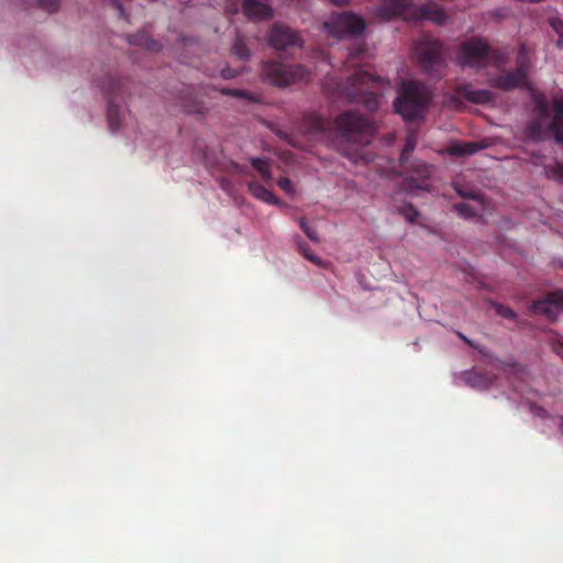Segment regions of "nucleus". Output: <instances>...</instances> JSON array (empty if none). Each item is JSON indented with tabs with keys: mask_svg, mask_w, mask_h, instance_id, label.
Wrapping results in <instances>:
<instances>
[{
	"mask_svg": "<svg viewBox=\"0 0 563 563\" xmlns=\"http://www.w3.org/2000/svg\"><path fill=\"white\" fill-rule=\"evenodd\" d=\"M306 134L322 139L354 144H368L375 132L374 123L355 111H344L333 121L318 114H308L302 122Z\"/></svg>",
	"mask_w": 563,
	"mask_h": 563,
	"instance_id": "obj_1",
	"label": "nucleus"
},
{
	"mask_svg": "<svg viewBox=\"0 0 563 563\" xmlns=\"http://www.w3.org/2000/svg\"><path fill=\"white\" fill-rule=\"evenodd\" d=\"M380 84V77L357 68L346 77V81L342 78L336 81L335 91L351 102L362 103L366 110L374 112L379 108Z\"/></svg>",
	"mask_w": 563,
	"mask_h": 563,
	"instance_id": "obj_2",
	"label": "nucleus"
},
{
	"mask_svg": "<svg viewBox=\"0 0 563 563\" xmlns=\"http://www.w3.org/2000/svg\"><path fill=\"white\" fill-rule=\"evenodd\" d=\"M431 99L427 87L417 81L402 82L394 106L405 120H416L423 115Z\"/></svg>",
	"mask_w": 563,
	"mask_h": 563,
	"instance_id": "obj_3",
	"label": "nucleus"
},
{
	"mask_svg": "<svg viewBox=\"0 0 563 563\" xmlns=\"http://www.w3.org/2000/svg\"><path fill=\"white\" fill-rule=\"evenodd\" d=\"M309 76V70L302 65H287L277 60L264 62L261 69L262 79L276 87L306 81Z\"/></svg>",
	"mask_w": 563,
	"mask_h": 563,
	"instance_id": "obj_4",
	"label": "nucleus"
},
{
	"mask_svg": "<svg viewBox=\"0 0 563 563\" xmlns=\"http://www.w3.org/2000/svg\"><path fill=\"white\" fill-rule=\"evenodd\" d=\"M553 117L549 119H539L530 122L527 126V135L533 142L543 141L552 136L559 145H563V96L553 100Z\"/></svg>",
	"mask_w": 563,
	"mask_h": 563,
	"instance_id": "obj_5",
	"label": "nucleus"
},
{
	"mask_svg": "<svg viewBox=\"0 0 563 563\" xmlns=\"http://www.w3.org/2000/svg\"><path fill=\"white\" fill-rule=\"evenodd\" d=\"M416 144V137L413 135L408 136L400 154V165L404 170L409 173L405 178V186L409 191L415 189L429 191L431 189L429 179L431 177L432 167L422 162L408 164V155L415 150Z\"/></svg>",
	"mask_w": 563,
	"mask_h": 563,
	"instance_id": "obj_6",
	"label": "nucleus"
},
{
	"mask_svg": "<svg viewBox=\"0 0 563 563\" xmlns=\"http://www.w3.org/2000/svg\"><path fill=\"white\" fill-rule=\"evenodd\" d=\"M492 48L482 37H473L463 42L457 52L459 64L476 69L485 68L492 56Z\"/></svg>",
	"mask_w": 563,
	"mask_h": 563,
	"instance_id": "obj_7",
	"label": "nucleus"
},
{
	"mask_svg": "<svg viewBox=\"0 0 563 563\" xmlns=\"http://www.w3.org/2000/svg\"><path fill=\"white\" fill-rule=\"evenodd\" d=\"M412 55L424 73H432L444 64L443 44L432 37L418 41L413 46Z\"/></svg>",
	"mask_w": 563,
	"mask_h": 563,
	"instance_id": "obj_8",
	"label": "nucleus"
},
{
	"mask_svg": "<svg viewBox=\"0 0 563 563\" xmlns=\"http://www.w3.org/2000/svg\"><path fill=\"white\" fill-rule=\"evenodd\" d=\"M102 91L108 97L107 119L112 132L119 130L121 124L120 107L115 103V98L124 91V80L120 77L108 75L100 82Z\"/></svg>",
	"mask_w": 563,
	"mask_h": 563,
	"instance_id": "obj_9",
	"label": "nucleus"
},
{
	"mask_svg": "<svg viewBox=\"0 0 563 563\" xmlns=\"http://www.w3.org/2000/svg\"><path fill=\"white\" fill-rule=\"evenodd\" d=\"M324 27L332 36L342 38L344 36L362 34L365 29V22L361 16L352 12H344L331 16L330 20L324 23Z\"/></svg>",
	"mask_w": 563,
	"mask_h": 563,
	"instance_id": "obj_10",
	"label": "nucleus"
},
{
	"mask_svg": "<svg viewBox=\"0 0 563 563\" xmlns=\"http://www.w3.org/2000/svg\"><path fill=\"white\" fill-rule=\"evenodd\" d=\"M268 43L272 47L286 51L291 46H301V38L297 32L279 23H275L268 32Z\"/></svg>",
	"mask_w": 563,
	"mask_h": 563,
	"instance_id": "obj_11",
	"label": "nucleus"
},
{
	"mask_svg": "<svg viewBox=\"0 0 563 563\" xmlns=\"http://www.w3.org/2000/svg\"><path fill=\"white\" fill-rule=\"evenodd\" d=\"M410 13L409 0H385L375 9V16L382 21H390L398 16L410 20Z\"/></svg>",
	"mask_w": 563,
	"mask_h": 563,
	"instance_id": "obj_12",
	"label": "nucleus"
},
{
	"mask_svg": "<svg viewBox=\"0 0 563 563\" xmlns=\"http://www.w3.org/2000/svg\"><path fill=\"white\" fill-rule=\"evenodd\" d=\"M563 307V290L554 291L547 298L532 302L530 309L533 313L543 314L553 321L558 318Z\"/></svg>",
	"mask_w": 563,
	"mask_h": 563,
	"instance_id": "obj_13",
	"label": "nucleus"
},
{
	"mask_svg": "<svg viewBox=\"0 0 563 563\" xmlns=\"http://www.w3.org/2000/svg\"><path fill=\"white\" fill-rule=\"evenodd\" d=\"M494 93L486 89H474L472 85H460L455 88L452 100L462 103L467 100L475 104H484L493 101Z\"/></svg>",
	"mask_w": 563,
	"mask_h": 563,
	"instance_id": "obj_14",
	"label": "nucleus"
},
{
	"mask_svg": "<svg viewBox=\"0 0 563 563\" xmlns=\"http://www.w3.org/2000/svg\"><path fill=\"white\" fill-rule=\"evenodd\" d=\"M410 19L429 20L437 24H442L446 20V14L444 10L434 2H426L420 5H415L411 2Z\"/></svg>",
	"mask_w": 563,
	"mask_h": 563,
	"instance_id": "obj_15",
	"label": "nucleus"
},
{
	"mask_svg": "<svg viewBox=\"0 0 563 563\" xmlns=\"http://www.w3.org/2000/svg\"><path fill=\"white\" fill-rule=\"evenodd\" d=\"M528 77L518 71L517 69L499 74L498 76L492 78L489 84L492 87L503 90V91H511L520 87H525L527 85Z\"/></svg>",
	"mask_w": 563,
	"mask_h": 563,
	"instance_id": "obj_16",
	"label": "nucleus"
},
{
	"mask_svg": "<svg viewBox=\"0 0 563 563\" xmlns=\"http://www.w3.org/2000/svg\"><path fill=\"white\" fill-rule=\"evenodd\" d=\"M128 42L130 45L139 46L153 53L162 49V44L153 40L145 31L129 35Z\"/></svg>",
	"mask_w": 563,
	"mask_h": 563,
	"instance_id": "obj_17",
	"label": "nucleus"
},
{
	"mask_svg": "<svg viewBox=\"0 0 563 563\" xmlns=\"http://www.w3.org/2000/svg\"><path fill=\"white\" fill-rule=\"evenodd\" d=\"M247 189L253 197L261 201L273 206H278L280 203L279 199L271 190L257 181H250L247 184Z\"/></svg>",
	"mask_w": 563,
	"mask_h": 563,
	"instance_id": "obj_18",
	"label": "nucleus"
},
{
	"mask_svg": "<svg viewBox=\"0 0 563 563\" xmlns=\"http://www.w3.org/2000/svg\"><path fill=\"white\" fill-rule=\"evenodd\" d=\"M464 379L467 385L481 389L487 388L493 382L487 374L476 369L465 372Z\"/></svg>",
	"mask_w": 563,
	"mask_h": 563,
	"instance_id": "obj_19",
	"label": "nucleus"
},
{
	"mask_svg": "<svg viewBox=\"0 0 563 563\" xmlns=\"http://www.w3.org/2000/svg\"><path fill=\"white\" fill-rule=\"evenodd\" d=\"M180 106L187 113L205 114L208 111V106L205 101L191 95L181 97Z\"/></svg>",
	"mask_w": 563,
	"mask_h": 563,
	"instance_id": "obj_20",
	"label": "nucleus"
},
{
	"mask_svg": "<svg viewBox=\"0 0 563 563\" xmlns=\"http://www.w3.org/2000/svg\"><path fill=\"white\" fill-rule=\"evenodd\" d=\"M250 162L252 167L258 172L265 183L272 179L271 164L267 158L252 157Z\"/></svg>",
	"mask_w": 563,
	"mask_h": 563,
	"instance_id": "obj_21",
	"label": "nucleus"
},
{
	"mask_svg": "<svg viewBox=\"0 0 563 563\" xmlns=\"http://www.w3.org/2000/svg\"><path fill=\"white\" fill-rule=\"evenodd\" d=\"M518 71L523 74L525 76H529L530 73V57L529 49L526 44H521L519 46L518 55H517V68Z\"/></svg>",
	"mask_w": 563,
	"mask_h": 563,
	"instance_id": "obj_22",
	"label": "nucleus"
},
{
	"mask_svg": "<svg viewBox=\"0 0 563 563\" xmlns=\"http://www.w3.org/2000/svg\"><path fill=\"white\" fill-rule=\"evenodd\" d=\"M221 93L224 95V96H230V97H234V98L244 99V100H247V101H251V102H257L258 101V96L257 95H255L253 92H250V91H246V90H242V89L224 88V89H221Z\"/></svg>",
	"mask_w": 563,
	"mask_h": 563,
	"instance_id": "obj_23",
	"label": "nucleus"
},
{
	"mask_svg": "<svg viewBox=\"0 0 563 563\" xmlns=\"http://www.w3.org/2000/svg\"><path fill=\"white\" fill-rule=\"evenodd\" d=\"M479 150V145L477 143H465V144H457L451 147V154L463 156V155H470L474 154Z\"/></svg>",
	"mask_w": 563,
	"mask_h": 563,
	"instance_id": "obj_24",
	"label": "nucleus"
},
{
	"mask_svg": "<svg viewBox=\"0 0 563 563\" xmlns=\"http://www.w3.org/2000/svg\"><path fill=\"white\" fill-rule=\"evenodd\" d=\"M232 53L241 60H246L251 53L241 36H236L234 44L232 45Z\"/></svg>",
	"mask_w": 563,
	"mask_h": 563,
	"instance_id": "obj_25",
	"label": "nucleus"
},
{
	"mask_svg": "<svg viewBox=\"0 0 563 563\" xmlns=\"http://www.w3.org/2000/svg\"><path fill=\"white\" fill-rule=\"evenodd\" d=\"M298 250L308 261L314 265L320 267L324 266V262L312 253L311 249L305 241L298 242Z\"/></svg>",
	"mask_w": 563,
	"mask_h": 563,
	"instance_id": "obj_26",
	"label": "nucleus"
},
{
	"mask_svg": "<svg viewBox=\"0 0 563 563\" xmlns=\"http://www.w3.org/2000/svg\"><path fill=\"white\" fill-rule=\"evenodd\" d=\"M534 106L542 119H550L549 102L543 95L534 96Z\"/></svg>",
	"mask_w": 563,
	"mask_h": 563,
	"instance_id": "obj_27",
	"label": "nucleus"
},
{
	"mask_svg": "<svg viewBox=\"0 0 563 563\" xmlns=\"http://www.w3.org/2000/svg\"><path fill=\"white\" fill-rule=\"evenodd\" d=\"M547 178L563 183V165L555 163L544 167Z\"/></svg>",
	"mask_w": 563,
	"mask_h": 563,
	"instance_id": "obj_28",
	"label": "nucleus"
},
{
	"mask_svg": "<svg viewBox=\"0 0 563 563\" xmlns=\"http://www.w3.org/2000/svg\"><path fill=\"white\" fill-rule=\"evenodd\" d=\"M398 212L405 217V219L410 222V223H413L417 218L419 217V212L418 210L415 208V206L410 202H407L402 206H400L398 208Z\"/></svg>",
	"mask_w": 563,
	"mask_h": 563,
	"instance_id": "obj_29",
	"label": "nucleus"
},
{
	"mask_svg": "<svg viewBox=\"0 0 563 563\" xmlns=\"http://www.w3.org/2000/svg\"><path fill=\"white\" fill-rule=\"evenodd\" d=\"M453 209L457 212L459 216L465 219H472L476 216L474 208L466 202L454 203Z\"/></svg>",
	"mask_w": 563,
	"mask_h": 563,
	"instance_id": "obj_30",
	"label": "nucleus"
},
{
	"mask_svg": "<svg viewBox=\"0 0 563 563\" xmlns=\"http://www.w3.org/2000/svg\"><path fill=\"white\" fill-rule=\"evenodd\" d=\"M495 310L498 316L505 319L515 320L517 318V313L508 306L496 303Z\"/></svg>",
	"mask_w": 563,
	"mask_h": 563,
	"instance_id": "obj_31",
	"label": "nucleus"
},
{
	"mask_svg": "<svg viewBox=\"0 0 563 563\" xmlns=\"http://www.w3.org/2000/svg\"><path fill=\"white\" fill-rule=\"evenodd\" d=\"M299 225L310 241H319L317 231L308 225L307 220L305 218L299 219Z\"/></svg>",
	"mask_w": 563,
	"mask_h": 563,
	"instance_id": "obj_32",
	"label": "nucleus"
},
{
	"mask_svg": "<svg viewBox=\"0 0 563 563\" xmlns=\"http://www.w3.org/2000/svg\"><path fill=\"white\" fill-rule=\"evenodd\" d=\"M38 8L43 9L48 13H53L57 11L59 5V0H37Z\"/></svg>",
	"mask_w": 563,
	"mask_h": 563,
	"instance_id": "obj_33",
	"label": "nucleus"
},
{
	"mask_svg": "<svg viewBox=\"0 0 563 563\" xmlns=\"http://www.w3.org/2000/svg\"><path fill=\"white\" fill-rule=\"evenodd\" d=\"M455 190H456L457 195L462 198L482 201L483 196L478 192H475L473 190H465V189L461 188L460 186H455Z\"/></svg>",
	"mask_w": 563,
	"mask_h": 563,
	"instance_id": "obj_34",
	"label": "nucleus"
},
{
	"mask_svg": "<svg viewBox=\"0 0 563 563\" xmlns=\"http://www.w3.org/2000/svg\"><path fill=\"white\" fill-rule=\"evenodd\" d=\"M278 187L284 190L288 195H292L295 192L292 183L287 177H280L277 181Z\"/></svg>",
	"mask_w": 563,
	"mask_h": 563,
	"instance_id": "obj_35",
	"label": "nucleus"
},
{
	"mask_svg": "<svg viewBox=\"0 0 563 563\" xmlns=\"http://www.w3.org/2000/svg\"><path fill=\"white\" fill-rule=\"evenodd\" d=\"M551 26L559 34L560 38L558 41V46H561L563 43V21L560 19H552Z\"/></svg>",
	"mask_w": 563,
	"mask_h": 563,
	"instance_id": "obj_36",
	"label": "nucleus"
},
{
	"mask_svg": "<svg viewBox=\"0 0 563 563\" xmlns=\"http://www.w3.org/2000/svg\"><path fill=\"white\" fill-rule=\"evenodd\" d=\"M241 73H242V69L238 70V69H233L231 67H223L220 70V76L223 79H232V78L238 77Z\"/></svg>",
	"mask_w": 563,
	"mask_h": 563,
	"instance_id": "obj_37",
	"label": "nucleus"
},
{
	"mask_svg": "<svg viewBox=\"0 0 563 563\" xmlns=\"http://www.w3.org/2000/svg\"><path fill=\"white\" fill-rule=\"evenodd\" d=\"M225 11L230 14H235L239 11L238 0H228L225 4Z\"/></svg>",
	"mask_w": 563,
	"mask_h": 563,
	"instance_id": "obj_38",
	"label": "nucleus"
},
{
	"mask_svg": "<svg viewBox=\"0 0 563 563\" xmlns=\"http://www.w3.org/2000/svg\"><path fill=\"white\" fill-rule=\"evenodd\" d=\"M111 4L119 11L121 18L125 16L124 9L118 0H111Z\"/></svg>",
	"mask_w": 563,
	"mask_h": 563,
	"instance_id": "obj_39",
	"label": "nucleus"
},
{
	"mask_svg": "<svg viewBox=\"0 0 563 563\" xmlns=\"http://www.w3.org/2000/svg\"><path fill=\"white\" fill-rule=\"evenodd\" d=\"M277 135H278L280 139H283V140L287 141V142H288L289 144H291L292 146H296V143H295V142L291 140V137H290L288 134H286L285 132L278 131V132H277Z\"/></svg>",
	"mask_w": 563,
	"mask_h": 563,
	"instance_id": "obj_40",
	"label": "nucleus"
},
{
	"mask_svg": "<svg viewBox=\"0 0 563 563\" xmlns=\"http://www.w3.org/2000/svg\"><path fill=\"white\" fill-rule=\"evenodd\" d=\"M456 335L463 341L465 342L467 345L470 346H473V342L467 338L465 336L462 332H456Z\"/></svg>",
	"mask_w": 563,
	"mask_h": 563,
	"instance_id": "obj_41",
	"label": "nucleus"
},
{
	"mask_svg": "<svg viewBox=\"0 0 563 563\" xmlns=\"http://www.w3.org/2000/svg\"><path fill=\"white\" fill-rule=\"evenodd\" d=\"M493 364H494V366H496V367H498V368H505V366H507V365H508V363L503 362V361H500V360H498V358L494 360V363H493Z\"/></svg>",
	"mask_w": 563,
	"mask_h": 563,
	"instance_id": "obj_42",
	"label": "nucleus"
},
{
	"mask_svg": "<svg viewBox=\"0 0 563 563\" xmlns=\"http://www.w3.org/2000/svg\"><path fill=\"white\" fill-rule=\"evenodd\" d=\"M234 169L239 173H246V167L245 166H242L240 164H234Z\"/></svg>",
	"mask_w": 563,
	"mask_h": 563,
	"instance_id": "obj_43",
	"label": "nucleus"
},
{
	"mask_svg": "<svg viewBox=\"0 0 563 563\" xmlns=\"http://www.w3.org/2000/svg\"><path fill=\"white\" fill-rule=\"evenodd\" d=\"M556 353L563 358V345L556 349Z\"/></svg>",
	"mask_w": 563,
	"mask_h": 563,
	"instance_id": "obj_44",
	"label": "nucleus"
},
{
	"mask_svg": "<svg viewBox=\"0 0 563 563\" xmlns=\"http://www.w3.org/2000/svg\"><path fill=\"white\" fill-rule=\"evenodd\" d=\"M559 429L563 433V417H560Z\"/></svg>",
	"mask_w": 563,
	"mask_h": 563,
	"instance_id": "obj_45",
	"label": "nucleus"
},
{
	"mask_svg": "<svg viewBox=\"0 0 563 563\" xmlns=\"http://www.w3.org/2000/svg\"><path fill=\"white\" fill-rule=\"evenodd\" d=\"M495 58H496L497 60L501 62V57H500V55H497Z\"/></svg>",
	"mask_w": 563,
	"mask_h": 563,
	"instance_id": "obj_46",
	"label": "nucleus"
}]
</instances>
